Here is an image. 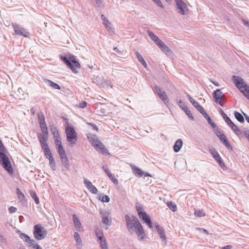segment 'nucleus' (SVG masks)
I'll return each mask as SVG.
<instances>
[{"label":"nucleus","mask_w":249,"mask_h":249,"mask_svg":"<svg viewBox=\"0 0 249 249\" xmlns=\"http://www.w3.org/2000/svg\"><path fill=\"white\" fill-rule=\"evenodd\" d=\"M231 129L236 134L238 135L240 133V129L235 124L231 128Z\"/></svg>","instance_id":"nucleus-48"},{"label":"nucleus","mask_w":249,"mask_h":249,"mask_svg":"<svg viewBox=\"0 0 249 249\" xmlns=\"http://www.w3.org/2000/svg\"><path fill=\"white\" fill-rule=\"evenodd\" d=\"M242 21L245 26L249 27V21H246L245 19H242Z\"/></svg>","instance_id":"nucleus-61"},{"label":"nucleus","mask_w":249,"mask_h":249,"mask_svg":"<svg viewBox=\"0 0 249 249\" xmlns=\"http://www.w3.org/2000/svg\"><path fill=\"white\" fill-rule=\"evenodd\" d=\"M234 115L235 118L237 119L238 121H239L240 123L244 122V117L240 113L235 111L234 112Z\"/></svg>","instance_id":"nucleus-30"},{"label":"nucleus","mask_w":249,"mask_h":249,"mask_svg":"<svg viewBox=\"0 0 249 249\" xmlns=\"http://www.w3.org/2000/svg\"><path fill=\"white\" fill-rule=\"evenodd\" d=\"M102 222L105 225L104 228L107 230L111 223L110 213L107 211L102 210L100 211Z\"/></svg>","instance_id":"nucleus-7"},{"label":"nucleus","mask_w":249,"mask_h":249,"mask_svg":"<svg viewBox=\"0 0 249 249\" xmlns=\"http://www.w3.org/2000/svg\"><path fill=\"white\" fill-rule=\"evenodd\" d=\"M105 172L108 178H109L110 176H111L112 175V174L111 173V172L109 171V170L108 169H105Z\"/></svg>","instance_id":"nucleus-59"},{"label":"nucleus","mask_w":249,"mask_h":249,"mask_svg":"<svg viewBox=\"0 0 249 249\" xmlns=\"http://www.w3.org/2000/svg\"><path fill=\"white\" fill-rule=\"evenodd\" d=\"M0 162L2 167L10 174L13 173V169L11 163L6 155L0 158Z\"/></svg>","instance_id":"nucleus-10"},{"label":"nucleus","mask_w":249,"mask_h":249,"mask_svg":"<svg viewBox=\"0 0 249 249\" xmlns=\"http://www.w3.org/2000/svg\"><path fill=\"white\" fill-rule=\"evenodd\" d=\"M245 136L247 138L249 137V130H245L244 132Z\"/></svg>","instance_id":"nucleus-62"},{"label":"nucleus","mask_w":249,"mask_h":249,"mask_svg":"<svg viewBox=\"0 0 249 249\" xmlns=\"http://www.w3.org/2000/svg\"><path fill=\"white\" fill-rule=\"evenodd\" d=\"M213 97L215 102L219 104L221 106H223L222 101L224 100L225 95L221 91V89H217L213 93Z\"/></svg>","instance_id":"nucleus-11"},{"label":"nucleus","mask_w":249,"mask_h":249,"mask_svg":"<svg viewBox=\"0 0 249 249\" xmlns=\"http://www.w3.org/2000/svg\"><path fill=\"white\" fill-rule=\"evenodd\" d=\"M5 152L4 148L3 147V145H2V142L0 140V158L5 156Z\"/></svg>","instance_id":"nucleus-40"},{"label":"nucleus","mask_w":249,"mask_h":249,"mask_svg":"<svg viewBox=\"0 0 249 249\" xmlns=\"http://www.w3.org/2000/svg\"><path fill=\"white\" fill-rule=\"evenodd\" d=\"M148 35L150 37V38L154 41V42L157 45L160 42L161 40L159 39V38L155 35L152 31L150 30L147 31Z\"/></svg>","instance_id":"nucleus-22"},{"label":"nucleus","mask_w":249,"mask_h":249,"mask_svg":"<svg viewBox=\"0 0 249 249\" xmlns=\"http://www.w3.org/2000/svg\"><path fill=\"white\" fill-rule=\"evenodd\" d=\"M48 137V135H46L44 134L39 133L38 134V138L42 147L48 145L46 142Z\"/></svg>","instance_id":"nucleus-18"},{"label":"nucleus","mask_w":249,"mask_h":249,"mask_svg":"<svg viewBox=\"0 0 249 249\" xmlns=\"http://www.w3.org/2000/svg\"><path fill=\"white\" fill-rule=\"evenodd\" d=\"M110 85V81L107 79L104 78V83L103 85H101V86H103V87L108 88Z\"/></svg>","instance_id":"nucleus-45"},{"label":"nucleus","mask_w":249,"mask_h":249,"mask_svg":"<svg viewBox=\"0 0 249 249\" xmlns=\"http://www.w3.org/2000/svg\"><path fill=\"white\" fill-rule=\"evenodd\" d=\"M198 230L200 231V232H201L202 233H204L207 235L208 234V232L205 229H202V228H198Z\"/></svg>","instance_id":"nucleus-56"},{"label":"nucleus","mask_w":249,"mask_h":249,"mask_svg":"<svg viewBox=\"0 0 249 249\" xmlns=\"http://www.w3.org/2000/svg\"><path fill=\"white\" fill-rule=\"evenodd\" d=\"M38 119L39 124L45 122L44 116L42 112H40L38 114Z\"/></svg>","instance_id":"nucleus-38"},{"label":"nucleus","mask_w":249,"mask_h":249,"mask_svg":"<svg viewBox=\"0 0 249 249\" xmlns=\"http://www.w3.org/2000/svg\"><path fill=\"white\" fill-rule=\"evenodd\" d=\"M49 160L50 165L51 168L53 170H55V161L54 160L53 158H51V159H50Z\"/></svg>","instance_id":"nucleus-42"},{"label":"nucleus","mask_w":249,"mask_h":249,"mask_svg":"<svg viewBox=\"0 0 249 249\" xmlns=\"http://www.w3.org/2000/svg\"><path fill=\"white\" fill-rule=\"evenodd\" d=\"M157 46L160 48V49L166 54H168L171 53L170 49L161 40Z\"/></svg>","instance_id":"nucleus-20"},{"label":"nucleus","mask_w":249,"mask_h":249,"mask_svg":"<svg viewBox=\"0 0 249 249\" xmlns=\"http://www.w3.org/2000/svg\"><path fill=\"white\" fill-rule=\"evenodd\" d=\"M154 89L157 93L159 98L162 100L165 104H167L168 102V99L165 92L162 91L161 89L157 86L154 87Z\"/></svg>","instance_id":"nucleus-13"},{"label":"nucleus","mask_w":249,"mask_h":249,"mask_svg":"<svg viewBox=\"0 0 249 249\" xmlns=\"http://www.w3.org/2000/svg\"><path fill=\"white\" fill-rule=\"evenodd\" d=\"M232 247L230 245L225 246L223 247L221 249H231Z\"/></svg>","instance_id":"nucleus-63"},{"label":"nucleus","mask_w":249,"mask_h":249,"mask_svg":"<svg viewBox=\"0 0 249 249\" xmlns=\"http://www.w3.org/2000/svg\"><path fill=\"white\" fill-rule=\"evenodd\" d=\"M219 139L225 146L228 149H232V147L228 141L225 134L220 135Z\"/></svg>","instance_id":"nucleus-21"},{"label":"nucleus","mask_w":249,"mask_h":249,"mask_svg":"<svg viewBox=\"0 0 249 249\" xmlns=\"http://www.w3.org/2000/svg\"><path fill=\"white\" fill-rule=\"evenodd\" d=\"M152 1L156 4L158 6L163 8L164 6L160 0H152Z\"/></svg>","instance_id":"nucleus-46"},{"label":"nucleus","mask_w":249,"mask_h":249,"mask_svg":"<svg viewBox=\"0 0 249 249\" xmlns=\"http://www.w3.org/2000/svg\"><path fill=\"white\" fill-rule=\"evenodd\" d=\"M135 54L139 62L144 67V68H146L147 64L142 55L137 51L135 52Z\"/></svg>","instance_id":"nucleus-26"},{"label":"nucleus","mask_w":249,"mask_h":249,"mask_svg":"<svg viewBox=\"0 0 249 249\" xmlns=\"http://www.w3.org/2000/svg\"><path fill=\"white\" fill-rule=\"evenodd\" d=\"M47 235V231L40 224L36 225L34 227V235L37 240L44 239Z\"/></svg>","instance_id":"nucleus-5"},{"label":"nucleus","mask_w":249,"mask_h":249,"mask_svg":"<svg viewBox=\"0 0 249 249\" xmlns=\"http://www.w3.org/2000/svg\"><path fill=\"white\" fill-rule=\"evenodd\" d=\"M195 215L197 217H202L205 215V213L203 210H195Z\"/></svg>","instance_id":"nucleus-35"},{"label":"nucleus","mask_w":249,"mask_h":249,"mask_svg":"<svg viewBox=\"0 0 249 249\" xmlns=\"http://www.w3.org/2000/svg\"><path fill=\"white\" fill-rule=\"evenodd\" d=\"M203 116L207 119L208 123L211 125V126L214 128L216 127V125L212 121L211 118L209 115H207L206 112L204 113V114H202Z\"/></svg>","instance_id":"nucleus-31"},{"label":"nucleus","mask_w":249,"mask_h":249,"mask_svg":"<svg viewBox=\"0 0 249 249\" xmlns=\"http://www.w3.org/2000/svg\"><path fill=\"white\" fill-rule=\"evenodd\" d=\"M244 116L247 122L249 124V116H248L246 114L244 113Z\"/></svg>","instance_id":"nucleus-64"},{"label":"nucleus","mask_w":249,"mask_h":249,"mask_svg":"<svg viewBox=\"0 0 249 249\" xmlns=\"http://www.w3.org/2000/svg\"><path fill=\"white\" fill-rule=\"evenodd\" d=\"M17 193L18 195V197L19 199L21 201H23L25 200V196L24 194L21 192V191L18 189H17Z\"/></svg>","instance_id":"nucleus-36"},{"label":"nucleus","mask_w":249,"mask_h":249,"mask_svg":"<svg viewBox=\"0 0 249 249\" xmlns=\"http://www.w3.org/2000/svg\"><path fill=\"white\" fill-rule=\"evenodd\" d=\"M17 209L14 207L11 206L9 208V212L10 213H15Z\"/></svg>","instance_id":"nucleus-55"},{"label":"nucleus","mask_w":249,"mask_h":249,"mask_svg":"<svg viewBox=\"0 0 249 249\" xmlns=\"http://www.w3.org/2000/svg\"><path fill=\"white\" fill-rule=\"evenodd\" d=\"M87 137L89 142L98 152L104 155L109 154L107 149L96 135L89 133Z\"/></svg>","instance_id":"nucleus-2"},{"label":"nucleus","mask_w":249,"mask_h":249,"mask_svg":"<svg viewBox=\"0 0 249 249\" xmlns=\"http://www.w3.org/2000/svg\"><path fill=\"white\" fill-rule=\"evenodd\" d=\"M142 207H137V211L138 213L140 218L144 221L150 229L152 228L153 225L150 217L145 212H142Z\"/></svg>","instance_id":"nucleus-8"},{"label":"nucleus","mask_w":249,"mask_h":249,"mask_svg":"<svg viewBox=\"0 0 249 249\" xmlns=\"http://www.w3.org/2000/svg\"><path fill=\"white\" fill-rule=\"evenodd\" d=\"M55 138V143L57 148L59 147V145H62L60 138L59 136L54 137Z\"/></svg>","instance_id":"nucleus-43"},{"label":"nucleus","mask_w":249,"mask_h":249,"mask_svg":"<svg viewBox=\"0 0 249 249\" xmlns=\"http://www.w3.org/2000/svg\"><path fill=\"white\" fill-rule=\"evenodd\" d=\"M100 247L101 249H108V247L105 239L104 240L103 242H100Z\"/></svg>","instance_id":"nucleus-47"},{"label":"nucleus","mask_w":249,"mask_h":249,"mask_svg":"<svg viewBox=\"0 0 249 249\" xmlns=\"http://www.w3.org/2000/svg\"><path fill=\"white\" fill-rule=\"evenodd\" d=\"M95 233L96 236H103V233L99 229H96L95 230Z\"/></svg>","instance_id":"nucleus-52"},{"label":"nucleus","mask_w":249,"mask_h":249,"mask_svg":"<svg viewBox=\"0 0 249 249\" xmlns=\"http://www.w3.org/2000/svg\"><path fill=\"white\" fill-rule=\"evenodd\" d=\"M227 124L230 127H231V128L235 125V124L231 121V120L228 121Z\"/></svg>","instance_id":"nucleus-57"},{"label":"nucleus","mask_w":249,"mask_h":249,"mask_svg":"<svg viewBox=\"0 0 249 249\" xmlns=\"http://www.w3.org/2000/svg\"><path fill=\"white\" fill-rule=\"evenodd\" d=\"M210 151L212 155L213 156V157L214 158V159L216 160H219V158H220V156H219L218 153L216 151V150L213 148L211 147L209 148Z\"/></svg>","instance_id":"nucleus-29"},{"label":"nucleus","mask_w":249,"mask_h":249,"mask_svg":"<svg viewBox=\"0 0 249 249\" xmlns=\"http://www.w3.org/2000/svg\"><path fill=\"white\" fill-rule=\"evenodd\" d=\"M125 218L128 231L131 233L135 231L140 240H143L145 233L138 218L134 216H129L128 215H126Z\"/></svg>","instance_id":"nucleus-1"},{"label":"nucleus","mask_w":249,"mask_h":249,"mask_svg":"<svg viewBox=\"0 0 249 249\" xmlns=\"http://www.w3.org/2000/svg\"><path fill=\"white\" fill-rule=\"evenodd\" d=\"M99 199L103 202H108L110 201V198L107 195L102 196H100Z\"/></svg>","instance_id":"nucleus-39"},{"label":"nucleus","mask_w":249,"mask_h":249,"mask_svg":"<svg viewBox=\"0 0 249 249\" xmlns=\"http://www.w3.org/2000/svg\"><path fill=\"white\" fill-rule=\"evenodd\" d=\"M43 81H44V82L45 83L47 84L48 85H49L50 87L53 88V89H60V86L58 84L54 83L53 82L49 79L45 78L43 79Z\"/></svg>","instance_id":"nucleus-25"},{"label":"nucleus","mask_w":249,"mask_h":249,"mask_svg":"<svg viewBox=\"0 0 249 249\" xmlns=\"http://www.w3.org/2000/svg\"><path fill=\"white\" fill-rule=\"evenodd\" d=\"M101 19L103 21V23L105 26L107 32L111 34L113 33V29L112 27V24L107 19V18L104 15H101Z\"/></svg>","instance_id":"nucleus-14"},{"label":"nucleus","mask_w":249,"mask_h":249,"mask_svg":"<svg viewBox=\"0 0 249 249\" xmlns=\"http://www.w3.org/2000/svg\"><path fill=\"white\" fill-rule=\"evenodd\" d=\"M167 205L168 208L173 212H175L177 211V205L175 203L173 202L172 201H168L167 203Z\"/></svg>","instance_id":"nucleus-33"},{"label":"nucleus","mask_w":249,"mask_h":249,"mask_svg":"<svg viewBox=\"0 0 249 249\" xmlns=\"http://www.w3.org/2000/svg\"><path fill=\"white\" fill-rule=\"evenodd\" d=\"M183 144L182 140L180 139H178L175 142L174 146V150L175 152L179 151Z\"/></svg>","instance_id":"nucleus-23"},{"label":"nucleus","mask_w":249,"mask_h":249,"mask_svg":"<svg viewBox=\"0 0 249 249\" xmlns=\"http://www.w3.org/2000/svg\"><path fill=\"white\" fill-rule=\"evenodd\" d=\"M232 81L240 92L249 100V86L246 84L243 79L237 75H233Z\"/></svg>","instance_id":"nucleus-3"},{"label":"nucleus","mask_w":249,"mask_h":249,"mask_svg":"<svg viewBox=\"0 0 249 249\" xmlns=\"http://www.w3.org/2000/svg\"><path fill=\"white\" fill-rule=\"evenodd\" d=\"M134 172L136 175L141 177L144 175V172L141 169L138 167H135L134 169Z\"/></svg>","instance_id":"nucleus-34"},{"label":"nucleus","mask_w":249,"mask_h":249,"mask_svg":"<svg viewBox=\"0 0 249 249\" xmlns=\"http://www.w3.org/2000/svg\"><path fill=\"white\" fill-rule=\"evenodd\" d=\"M97 237L98 239V241L100 242V243L103 242L104 240L105 239L104 235L103 236H97Z\"/></svg>","instance_id":"nucleus-60"},{"label":"nucleus","mask_w":249,"mask_h":249,"mask_svg":"<svg viewBox=\"0 0 249 249\" xmlns=\"http://www.w3.org/2000/svg\"><path fill=\"white\" fill-rule=\"evenodd\" d=\"M60 57L62 60L74 73H76L77 72L78 61H77L74 56L70 54L68 57L63 55H61Z\"/></svg>","instance_id":"nucleus-4"},{"label":"nucleus","mask_w":249,"mask_h":249,"mask_svg":"<svg viewBox=\"0 0 249 249\" xmlns=\"http://www.w3.org/2000/svg\"><path fill=\"white\" fill-rule=\"evenodd\" d=\"M59 156L65 154V151L64 150L62 145H59V147L57 148Z\"/></svg>","instance_id":"nucleus-44"},{"label":"nucleus","mask_w":249,"mask_h":249,"mask_svg":"<svg viewBox=\"0 0 249 249\" xmlns=\"http://www.w3.org/2000/svg\"><path fill=\"white\" fill-rule=\"evenodd\" d=\"M60 157L62 160V162L63 163V164L65 166H67L69 164V160L68 159V158H67V156L66 153L60 155Z\"/></svg>","instance_id":"nucleus-32"},{"label":"nucleus","mask_w":249,"mask_h":249,"mask_svg":"<svg viewBox=\"0 0 249 249\" xmlns=\"http://www.w3.org/2000/svg\"><path fill=\"white\" fill-rule=\"evenodd\" d=\"M192 105L202 114H204L205 111L204 110L203 107L200 105V104H199V103L198 102H197L196 101H193V104Z\"/></svg>","instance_id":"nucleus-28"},{"label":"nucleus","mask_w":249,"mask_h":249,"mask_svg":"<svg viewBox=\"0 0 249 249\" xmlns=\"http://www.w3.org/2000/svg\"><path fill=\"white\" fill-rule=\"evenodd\" d=\"M73 218L74 225L76 227L78 226V218L75 214L73 215Z\"/></svg>","instance_id":"nucleus-54"},{"label":"nucleus","mask_w":249,"mask_h":249,"mask_svg":"<svg viewBox=\"0 0 249 249\" xmlns=\"http://www.w3.org/2000/svg\"><path fill=\"white\" fill-rule=\"evenodd\" d=\"M51 131H52V133L53 134L54 137L58 136V131H57L56 128L54 127V128H52Z\"/></svg>","instance_id":"nucleus-50"},{"label":"nucleus","mask_w":249,"mask_h":249,"mask_svg":"<svg viewBox=\"0 0 249 249\" xmlns=\"http://www.w3.org/2000/svg\"><path fill=\"white\" fill-rule=\"evenodd\" d=\"M87 103L86 102L83 101L79 104V107L80 108H84L87 107Z\"/></svg>","instance_id":"nucleus-53"},{"label":"nucleus","mask_w":249,"mask_h":249,"mask_svg":"<svg viewBox=\"0 0 249 249\" xmlns=\"http://www.w3.org/2000/svg\"><path fill=\"white\" fill-rule=\"evenodd\" d=\"M66 133L68 141L73 144L77 140V136L73 127L67 126L66 127Z\"/></svg>","instance_id":"nucleus-6"},{"label":"nucleus","mask_w":249,"mask_h":249,"mask_svg":"<svg viewBox=\"0 0 249 249\" xmlns=\"http://www.w3.org/2000/svg\"><path fill=\"white\" fill-rule=\"evenodd\" d=\"M42 150H43V152L44 153V155L48 159H50L51 158H53L52 156V154L50 151V150L49 148L48 147V145H46L45 146L42 147Z\"/></svg>","instance_id":"nucleus-27"},{"label":"nucleus","mask_w":249,"mask_h":249,"mask_svg":"<svg viewBox=\"0 0 249 249\" xmlns=\"http://www.w3.org/2000/svg\"><path fill=\"white\" fill-rule=\"evenodd\" d=\"M20 238L23 239L26 243H28L29 246L34 248V246L36 245V242L34 239H31L30 237L24 233H20Z\"/></svg>","instance_id":"nucleus-16"},{"label":"nucleus","mask_w":249,"mask_h":249,"mask_svg":"<svg viewBox=\"0 0 249 249\" xmlns=\"http://www.w3.org/2000/svg\"><path fill=\"white\" fill-rule=\"evenodd\" d=\"M156 228L162 242L166 244L167 240L164 229L159 225H157Z\"/></svg>","instance_id":"nucleus-17"},{"label":"nucleus","mask_w":249,"mask_h":249,"mask_svg":"<svg viewBox=\"0 0 249 249\" xmlns=\"http://www.w3.org/2000/svg\"><path fill=\"white\" fill-rule=\"evenodd\" d=\"M175 1L178 13L182 15L186 14L188 11L187 4L182 0H175Z\"/></svg>","instance_id":"nucleus-9"},{"label":"nucleus","mask_w":249,"mask_h":249,"mask_svg":"<svg viewBox=\"0 0 249 249\" xmlns=\"http://www.w3.org/2000/svg\"><path fill=\"white\" fill-rule=\"evenodd\" d=\"M12 26L16 35L25 37H29V33L19 25L13 23Z\"/></svg>","instance_id":"nucleus-12"},{"label":"nucleus","mask_w":249,"mask_h":249,"mask_svg":"<svg viewBox=\"0 0 249 249\" xmlns=\"http://www.w3.org/2000/svg\"><path fill=\"white\" fill-rule=\"evenodd\" d=\"M41 130L42 131V134H44L46 135H48V128L47 126H42V127L41 128Z\"/></svg>","instance_id":"nucleus-49"},{"label":"nucleus","mask_w":249,"mask_h":249,"mask_svg":"<svg viewBox=\"0 0 249 249\" xmlns=\"http://www.w3.org/2000/svg\"><path fill=\"white\" fill-rule=\"evenodd\" d=\"M30 193L31 197L34 199L36 203V204H38L39 203V200L36 192H31Z\"/></svg>","instance_id":"nucleus-37"},{"label":"nucleus","mask_w":249,"mask_h":249,"mask_svg":"<svg viewBox=\"0 0 249 249\" xmlns=\"http://www.w3.org/2000/svg\"><path fill=\"white\" fill-rule=\"evenodd\" d=\"M180 107L183 110V111L185 112L186 114L188 116L189 118L192 120H194V117L193 116L190 110L185 104L180 105Z\"/></svg>","instance_id":"nucleus-24"},{"label":"nucleus","mask_w":249,"mask_h":249,"mask_svg":"<svg viewBox=\"0 0 249 249\" xmlns=\"http://www.w3.org/2000/svg\"><path fill=\"white\" fill-rule=\"evenodd\" d=\"M110 180H112V181L115 184H117L118 183V181L117 179L112 175L111 176H110L109 178Z\"/></svg>","instance_id":"nucleus-51"},{"label":"nucleus","mask_w":249,"mask_h":249,"mask_svg":"<svg viewBox=\"0 0 249 249\" xmlns=\"http://www.w3.org/2000/svg\"><path fill=\"white\" fill-rule=\"evenodd\" d=\"M84 183L89 191L92 194H96L98 192L97 189L92 185V183L87 178H84Z\"/></svg>","instance_id":"nucleus-15"},{"label":"nucleus","mask_w":249,"mask_h":249,"mask_svg":"<svg viewBox=\"0 0 249 249\" xmlns=\"http://www.w3.org/2000/svg\"><path fill=\"white\" fill-rule=\"evenodd\" d=\"M187 97L188 99L192 103V104H193V101H196V100H194L193 98H192L189 94H187Z\"/></svg>","instance_id":"nucleus-58"},{"label":"nucleus","mask_w":249,"mask_h":249,"mask_svg":"<svg viewBox=\"0 0 249 249\" xmlns=\"http://www.w3.org/2000/svg\"><path fill=\"white\" fill-rule=\"evenodd\" d=\"M220 112L221 113V115L225 121V122L227 123L228 121H229L231 119L224 112L223 110L222 109H220Z\"/></svg>","instance_id":"nucleus-41"},{"label":"nucleus","mask_w":249,"mask_h":249,"mask_svg":"<svg viewBox=\"0 0 249 249\" xmlns=\"http://www.w3.org/2000/svg\"><path fill=\"white\" fill-rule=\"evenodd\" d=\"M104 78L100 75H94L92 78V82L97 85L101 86L104 83Z\"/></svg>","instance_id":"nucleus-19"}]
</instances>
